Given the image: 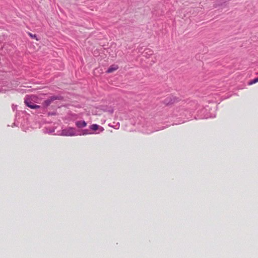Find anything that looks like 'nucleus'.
<instances>
[{
    "label": "nucleus",
    "mask_w": 258,
    "mask_h": 258,
    "mask_svg": "<svg viewBox=\"0 0 258 258\" xmlns=\"http://www.w3.org/2000/svg\"><path fill=\"white\" fill-rule=\"evenodd\" d=\"M257 82H258V79L255 78L254 79V80H252V81H251V82H250V84L251 85L252 84H255Z\"/></svg>",
    "instance_id": "nucleus-9"
},
{
    "label": "nucleus",
    "mask_w": 258,
    "mask_h": 258,
    "mask_svg": "<svg viewBox=\"0 0 258 258\" xmlns=\"http://www.w3.org/2000/svg\"><path fill=\"white\" fill-rule=\"evenodd\" d=\"M100 128H101V131H103V128H102V127Z\"/></svg>",
    "instance_id": "nucleus-10"
},
{
    "label": "nucleus",
    "mask_w": 258,
    "mask_h": 258,
    "mask_svg": "<svg viewBox=\"0 0 258 258\" xmlns=\"http://www.w3.org/2000/svg\"><path fill=\"white\" fill-rule=\"evenodd\" d=\"M256 79H258V77H257V78H256Z\"/></svg>",
    "instance_id": "nucleus-11"
},
{
    "label": "nucleus",
    "mask_w": 258,
    "mask_h": 258,
    "mask_svg": "<svg viewBox=\"0 0 258 258\" xmlns=\"http://www.w3.org/2000/svg\"><path fill=\"white\" fill-rule=\"evenodd\" d=\"M177 101L178 98L173 96L170 95L166 97L165 99H164V101H163V103H164V104L167 105H169Z\"/></svg>",
    "instance_id": "nucleus-2"
},
{
    "label": "nucleus",
    "mask_w": 258,
    "mask_h": 258,
    "mask_svg": "<svg viewBox=\"0 0 258 258\" xmlns=\"http://www.w3.org/2000/svg\"><path fill=\"white\" fill-rule=\"evenodd\" d=\"M28 35L30 36V37H31V38H34V39H35L37 40V38H36V35L32 34L28 32Z\"/></svg>",
    "instance_id": "nucleus-8"
},
{
    "label": "nucleus",
    "mask_w": 258,
    "mask_h": 258,
    "mask_svg": "<svg viewBox=\"0 0 258 258\" xmlns=\"http://www.w3.org/2000/svg\"><path fill=\"white\" fill-rule=\"evenodd\" d=\"M99 128V125H97V124H93L90 125V129H91L92 131H95L98 130Z\"/></svg>",
    "instance_id": "nucleus-7"
},
{
    "label": "nucleus",
    "mask_w": 258,
    "mask_h": 258,
    "mask_svg": "<svg viewBox=\"0 0 258 258\" xmlns=\"http://www.w3.org/2000/svg\"><path fill=\"white\" fill-rule=\"evenodd\" d=\"M76 125L79 128H82L87 126V123L85 121H77L76 122Z\"/></svg>",
    "instance_id": "nucleus-6"
},
{
    "label": "nucleus",
    "mask_w": 258,
    "mask_h": 258,
    "mask_svg": "<svg viewBox=\"0 0 258 258\" xmlns=\"http://www.w3.org/2000/svg\"><path fill=\"white\" fill-rule=\"evenodd\" d=\"M62 136H76L75 129L72 127H69L66 130H62Z\"/></svg>",
    "instance_id": "nucleus-1"
},
{
    "label": "nucleus",
    "mask_w": 258,
    "mask_h": 258,
    "mask_svg": "<svg viewBox=\"0 0 258 258\" xmlns=\"http://www.w3.org/2000/svg\"><path fill=\"white\" fill-rule=\"evenodd\" d=\"M55 100H56V98L55 97H51L47 100L44 101V102H43V105H44V107H47L49 106L52 102Z\"/></svg>",
    "instance_id": "nucleus-4"
},
{
    "label": "nucleus",
    "mask_w": 258,
    "mask_h": 258,
    "mask_svg": "<svg viewBox=\"0 0 258 258\" xmlns=\"http://www.w3.org/2000/svg\"><path fill=\"white\" fill-rule=\"evenodd\" d=\"M118 69V67L116 64H113L109 67V68L108 69V70L106 71V73H111L113 72L116 71Z\"/></svg>",
    "instance_id": "nucleus-5"
},
{
    "label": "nucleus",
    "mask_w": 258,
    "mask_h": 258,
    "mask_svg": "<svg viewBox=\"0 0 258 258\" xmlns=\"http://www.w3.org/2000/svg\"><path fill=\"white\" fill-rule=\"evenodd\" d=\"M25 104H26V106H28V107L32 109H37L40 107L39 105H35L31 102L28 98L25 99Z\"/></svg>",
    "instance_id": "nucleus-3"
}]
</instances>
